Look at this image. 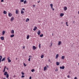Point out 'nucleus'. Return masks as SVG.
<instances>
[{
  "label": "nucleus",
  "mask_w": 79,
  "mask_h": 79,
  "mask_svg": "<svg viewBox=\"0 0 79 79\" xmlns=\"http://www.w3.org/2000/svg\"><path fill=\"white\" fill-rule=\"evenodd\" d=\"M4 74L5 76H6V77H7V78H8V77H9V74H8V72H5Z\"/></svg>",
  "instance_id": "nucleus-1"
},
{
  "label": "nucleus",
  "mask_w": 79,
  "mask_h": 79,
  "mask_svg": "<svg viewBox=\"0 0 79 79\" xmlns=\"http://www.w3.org/2000/svg\"><path fill=\"white\" fill-rule=\"evenodd\" d=\"M25 10V9L24 8L22 9L21 10V14H22V15H23V13H24V12L23 10Z\"/></svg>",
  "instance_id": "nucleus-2"
},
{
  "label": "nucleus",
  "mask_w": 79,
  "mask_h": 79,
  "mask_svg": "<svg viewBox=\"0 0 79 79\" xmlns=\"http://www.w3.org/2000/svg\"><path fill=\"white\" fill-rule=\"evenodd\" d=\"M60 69H64V66H62V67L60 66Z\"/></svg>",
  "instance_id": "nucleus-3"
},
{
  "label": "nucleus",
  "mask_w": 79,
  "mask_h": 79,
  "mask_svg": "<svg viewBox=\"0 0 79 79\" xmlns=\"http://www.w3.org/2000/svg\"><path fill=\"white\" fill-rule=\"evenodd\" d=\"M6 66H5L4 68V69L2 70L3 73H5V70L6 69Z\"/></svg>",
  "instance_id": "nucleus-4"
},
{
  "label": "nucleus",
  "mask_w": 79,
  "mask_h": 79,
  "mask_svg": "<svg viewBox=\"0 0 79 79\" xmlns=\"http://www.w3.org/2000/svg\"><path fill=\"white\" fill-rule=\"evenodd\" d=\"M37 29V27H35L33 29V31H36V30Z\"/></svg>",
  "instance_id": "nucleus-5"
},
{
  "label": "nucleus",
  "mask_w": 79,
  "mask_h": 79,
  "mask_svg": "<svg viewBox=\"0 0 79 79\" xmlns=\"http://www.w3.org/2000/svg\"><path fill=\"white\" fill-rule=\"evenodd\" d=\"M31 58H32V57L31 56H29V58L28 59L29 61H31Z\"/></svg>",
  "instance_id": "nucleus-6"
},
{
  "label": "nucleus",
  "mask_w": 79,
  "mask_h": 79,
  "mask_svg": "<svg viewBox=\"0 0 79 79\" xmlns=\"http://www.w3.org/2000/svg\"><path fill=\"white\" fill-rule=\"evenodd\" d=\"M64 11H66V10H67V7H64Z\"/></svg>",
  "instance_id": "nucleus-7"
},
{
  "label": "nucleus",
  "mask_w": 79,
  "mask_h": 79,
  "mask_svg": "<svg viewBox=\"0 0 79 79\" xmlns=\"http://www.w3.org/2000/svg\"><path fill=\"white\" fill-rule=\"evenodd\" d=\"M60 16L61 17H62V16H64V14L60 13Z\"/></svg>",
  "instance_id": "nucleus-8"
},
{
  "label": "nucleus",
  "mask_w": 79,
  "mask_h": 79,
  "mask_svg": "<svg viewBox=\"0 0 79 79\" xmlns=\"http://www.w3.org/2000/svg\"><path fill=\"white\" fill-rule=\"evenodd\" d=\"M8 16L9 17H11V16H12V14H11L9 13L8 14Z\"/></svg>",
  "instance_id": "nucleus-9"
},
{
  "label": "nucleus",
  "mask_w": 79,
  "mask_h": 79,
  "mask_svg": "<svg viewBox=\"0 0 79 79\" xmlns=\"http://www.w3.org/2000/svg\"><path fill=\"white\" fill-rule=\"evenodd\" d=\"M10 21H13V20H14V17H11L10 18Z\"/></svg>",
  "instance_id": "nucleus-10"
},
{
  "label": "nucleus",
  "mask_w": 79,
  "mask_h": 79,
  "mask_svg": "<svg viewBox=\"0 0 79 79\" xmlns=\"http://www.w3.org/2000/svg\"><path fill=\"white\" fill-rule=\"evenodd\" d=\"M15 33V31H14V30H12L11 31V34H14Z\"/></svg>",
  "instance_id": "nucleus-11"
},
{
  "label": "nucleus",
  "mask_w": 79,
  "mask_h": 79,
  "mask_svg": "<svg viewBox=\"0 0 79 79\" xmlns=\"http://www.w3.org/2000/svg\"><path fill=\"white\" fill-rule=\"evenodd\" d=\"M37 34H38V35H40V30H39L37 32Z\"/></svg>",
  "instance_id": "nucleus-12"
},
{
  "label": "nucleus",
  "mask_w": 79,
  "mask_h": 79,
  "mask_svg": "<svg viewBox=\"0 0 79 79\" xmlns=\"http://www.w3.org/2000/svg\"><path fill=\"white\" fill-rule=\"evenodd\" d=\"M58 56H59V55H58V54H56V59H57L58 58Z\"/></svg>",
  "instance_id": "nucleus-13"
},
{
  "label": "nucleus",
  "mask_w": 79,
  "mask_h": 79,
  "mask_svg": "<svg viewBox=\"0 0 79 79\" xmlns=\"http://www.w3.org/2000/svg\"><path fill=\"white\" fill-rule=\"evenodd\" d=\"M33 50H35L37 48L35 47V46H33Z\"/></svg>",
  "instance_id": "nucleus-14"
},
{
  "label": "nucleus",
  "mask_w": 79,
  "mask_h": 79,
  "mask_svg": "<svg viewBox=\"0 0 79 79\" xmlns=\"http://www.w3.org/2000/svg\"><path fill=\"white\" fill-rule=\"evenodd\" d=\"M61 44H62L61 41H59L58 44V45H61Z\"/></svg>",
  "instance_id": "nucleus-15"
},
{
  "label": "nucleus",
  "mask_w": 79,
  "mask_h": 79,
  "mask_svg": "<svg viewBox=\"0 0 79 79\" xmlns=\"http://www.w3.org/2000/svg\"><path fill=\"white\" fill-rule=\"evenodd\" d=\"M56 64L57 65V66H58V65H60V62H56Z\"/></svg>",
  "instance_id": "nucleus-16"
},
{
  "label": "nucleus",
  "mask_w": 79,
  "mask_h": 79,
  "mask_svg": "<svg viewBox=\"0 0 79 79\" xmlns=\"http://www.w3.org/2000/svg\"><path fill=\"white\" fill-rule=\"evenodd\" d=\"M1 39L2 40H4V37L3 36H2L1 37Z\"/></svg>",
  "instance_id": "nucleus-17"
},
{
  "label": "nucleus",
  "mask_w": 79,
  "mask_h": 79,
  "mask_svg": "<svg viewBox=\"0 0 79 79\" xmlns=\"http://www.w3.org/2000/svg\"><path fill=\"white\" fill-rule=\"evenodd\" d=\"M5 31H3L2 32V35H3L5 34Z\"/></svg>",
  "instance_id": "nucleus-18"
},
{
  "label": "nucleus",
  "mask_w": 79,
  "mask_h": 79,
  "mask_svg": "<svg viewBox=\"0 0 79 79\" xmlns=\"http://www.w3.org/2000/svg\"><path fill=\"white\" fill-rule=\"evenodd\" d=\"M44 71H46V70H47V67H45L44 68Z\"/></svg>",
  "instance_id": "nucleus-19"
},
{
  "label": "nucleus",
  "mask_w": 79,
  "mask_h": 79,
  "mask_svg": "<svg viewBox=\"0 0 79 79\" xmlns=\"http://www.w3.org/2000/svg\"><path fill=\"white\" fill-rule=\"evenodd\" d=\"M18 12H19V11H18V10H16V14H18Z\"/></svg>",
  "instance_id": "nucleus-20"
},
{
  "label": "nucleus",
  "mask_w": 79,
  "mask_h": 79,
  "mask_svg": "<svg viewBox=\"0 0 79 79\" xmlns=\"http://www.w3.org/2000/svg\"><path fill=\"white\" fill-rule=\"evenodd\" d=\"M5 57L3 58L2 59V61H5Z\"/></svg>",
  "instance_id": "nucleus-21"
},
{
  "label": "nucleus",
  "mask_w": 79,
  "mask_h": 79,
  "mask_svg": "<svg viewBox=\"0 0 79 79\" xmlns=\"http://www.w3.org/2000/svg\"><path fill=\"white\" fill-rule=\"evenodd\" d=\"M29 21V19H27L26 20V22H28V21Z\"/></svg>",
  "instance_id": "nucleus-22"
},
{
  "label": "nucleus",
  "mask_w": 79,
  "mask_h": 79,
  "mask_svg": "<svg viewBox=\"0 0 79 79\" xmlns=\"http://www.w3.org/2000/svg\"><path fill=\"white\" fill-rule=\"evenodd\" d=\"M14 36H15V35L12 34L10 35V37L11 38L13 37H14Z\"/></svg>",
  "instance_id": "nucleus-23"
},
{
  "label": "nucleus",
  "mask_w": 79,
  "mask_h": 79,
  "mask_svg": "<svg viewBox=\"0 0 79 79\" xmlns=\"http://www.w3.org/2000/svg\"><path fill=\"white\" fill-rule=\"evenodd\" d=\"M3 13L4 14H6V13H7V12H6V11L5 10H4L3 11Z\"/></svg>",
  "instance_id": "nucleus-24"
},
{
  "label": "nucleus",
  "mask_w": 79,
  "mask_h": 79,
  "mask_svg": "<svg viewBox=\"0 0 79 79\" xmlns=\"http://www.w3.org/2000/svg\"><path fill=\"white\" fill-rule=\"evenodd\" d=\"M27 39H29V35H28L27 36Z\"/></svg>",
  "instance_id": "nucleus-25"
},
{
  "label": "nucleus",
  "mask_w": 79,
  "mask_h": 79,
  "mask_svg": "<svg viewBox=\"0 0 79 79\" xmlns=\"http://www.w3.org/2000/svg\"><path fill=\"white\" fill-rule=\"evenodd\" d=\"M61 59H62V60H64V56H62L61 57Z\"/></svg>",
  "instance_id": "nucleus-26"
},
{
  "label": "nucleus",
  "mask_w": 79,
  "mask_h": 79,
  "mask_svg": "<svg viewBox=\"0 0 79 79\" xmlns=\"http://www.w3.org/2000/svg\"><path fill=\"white\" fill-rule=\"evenodd\" d=\"M27 3V1L26 0H25L24 2V4H26Z\"/></svg>",
  "instance_id": "nucleus-27"
},
{
  "label": "nucleus",
  "mask_w": 79,
  "mask_h": 79,
  "mask_svg": "<svg viewBox=\"0 0 79 79\" xmlns=\"http://www.w3.org/2000/svg\"><path fill=\"white\" fill-rule=\"evenodd\" d=\"M44 55H42L41 56V58H44Z\"/></svg>",
  "instance_id": "nucleus-28"
},
{
  "label": "nucleus",
  "mask_w": 79,
  "mask_h": 79,
  "mask_svg": "<svg viewBox=\"0 0 79 79\" xmlns=\"http://www.w3.org/2000/svg\"><path fill=\"white\" fill-rule=\"evenodd\" d=\"M31 71L33 73V72H34L35 71V70H34V69H32L31 70Z\"/></svg>",
  "instance_id": "nucleus-29"
},
{
  "label": "nucleus",
  "mask_w": 79,
  "mask_h": 79,
  "mask_svg": "<svg viewBox=\"0 0 79 79\" xmlns=\"http://www.w3.org/2000/svg\"><path fill=\"white\" fill-rule=\"evenodd\" d=\"M43 34H42L41 35H40V37H43Z\"/></svg>",
  "instance_id": "nucleus-30"
},
{
  "label": "nucleus",
  "mask_w": 79,
  "mask_h": 79,
  "mask_svg": "<svg viewBox=\"0 0 79 79\" xmlns=\"http://www.w3.org/2000/svg\"><path fill=\"white\" fill-rule=\"evenodd\" d=\"M8 60V62L9 63H10V62H11V60L10 59H9V60Z\"/></svg>",
  "instance_id": "nucleus-31"
},
{
  "label": "nucleus",
  "mask_w": 79,
  "mask_h": 79,
  "mask_svg": "<svg viewBox=\"0 0 79 79\" xmlns=\"http://www.w3.org/2000/svg\"><path fill=\"white\" fill-rule=\"evenodd\" d=\"M0 60H2V56H0Z\"/></svg>",
  "instance_id": "nucleus-32"
},
{
  "label": "nucleus",
  "mask_w": 79,
  "mask_h": 79,
  "mask_svg": "<svg viewBox=\"0 0 79 79\" xmlns=\"http://www.w3.org/2000/svg\"><path fill=\"white\" fill-rule=\"evenodd\" d=\"M66 25H67V26H69V25H68V22H66Z\"/></svg>",
  "instance_id": "nucleus-33"
},
{
  "label": "nucleus",
  "mask_w": 79,
  "mask_h": 79,
  "mask_svg": "<svg viewBox=\"0 0 79 79\" xmlns=\"http://www.w3.org/2000/svg\"><path fill=\"white\" fill-rule=\"evenodd\" d=\"M21 74L22 75H24V73H23V72H22Z\"/></svg>",
  "instance_id": "nucleus-34"
},
{
  "label": "nucleus",
  "mask_w": 79,
  "mask_h": 79,
  "mask_svg": "<svg viewBox=\"0 0 79 79\" xmlns=\"http://www.w3.org/2000/svg\"><path fill=\"white\" fill-rule=\"evenodd\" d=\"M20 2H24V0H20Z\"/></svg>",
  "instance_id": "nucleus-35"
},
{
  "label": "nucleus",
  "mask_w": 79,
  "mask_h": 79,
  "mask_svg": "<svg viewBox=\"0 0 79 79\" xmlns=\"http://www.w3.org/2000/svg\"><path fill=\"white\" fill-rule=\"evenodd\" d=\"M40 45H41V44H39V48H41V47H40Z\"/></svg>",
  "instance_id": "nucleus-36"
},
{
  "label": "nucleus",
  "mask_w": 79,
  "mask_h": 79,
  "mask_svg": "<svg viewBox=\"0 0 79 79\" xmlns=\"http://www.w3.org/2000/svg\"><path fill=\"white\" fill-rule=\"evenodd\" d=\"M50 6H51V7L53 6V4H50Z\"/></svg>",
  "instance_id": "nucleus-37"
},
{
  "label": "nucleus",
  "mask_w": 79,
  "mask_h": 79,
  "mask_svg": "<svg viewBox=\"0 0 79 79\" xmlns=\"http://www.w3.org/2000/svg\"><path fill=\"white\" fill-rule=\"evenodd\" d=\"M24 77V75H22L21 76L22 78H23V77Z\"/></svg>",
  "instance_id": "nucleus-38"
},
{
  "label": "nucleus",
  "mask_w": 79,
  "mask_h": 79,
  "mask_svg": "<svg viewBox=\"0 0 79 79\" xmlns=\"http://www.w3.org/2000/svg\"><path fill=\"white\" fill-rule=\"evenodd\" d=\"M7 60H10V57H8L7 58Z\"/></svg>",
  "instance_id": "nucleus-39"
},
{
  "label": "nucleus",
  "mask_w": 79,
  "mask_h": 79,
  "mask_svg": "<svg viewBox=\"0 0 79 79\" xmlns=\"http://www.w3.org/2000/svg\"><path fill=\"white\" fill-rule=\"evenodd\" d=\"M55 71H58V69H56Z\"/></svg>",
  "instance_id": "nucleus-40"
},
{
  "label": "nucleus",
  "mask_w": 79,
  "mask_h": 79,
  "mask_svg": "<svg viewBox=\"0 0 79 79\" xmlns=\"http://www.w3.org/2000/svg\"><path fill=\"white\" fill-rule=\"evenodd\" d=\"M23 64H24V66H25V67L26 66V65L25 63H24Z\"/></svg>",
  "instance_id": "nucleus-41"
},
{
  "label": "nucleus",
  "mask_w": 79,
  "mask_h": 79,
  "mask_svg": "<svg viewBox=\"0 0 79 79\" xmlns=\"http://www.w3.org/2000/svg\"><path fill=\"white\" fill-rule=\"evenodd\" d=\"M52 43H51V45L50 46V47H52Z\"/></svg>",
  "instance_id": "nucleus-42"
},
{
  "label": "nucleus",
  "mask_w": 79,
  "mask_h": 79,
  "mask_svg": "<svg viewBox=\"0 0 79 79\" xmlns=\"http://www.w3.org/2000/svg\"><path fill=\"white\" fill-rule=\"evenodd\" d=\"M24 48H25V46H23V49H24Z\"/></svg>",
  "instance_id": "nucleus-43"
},
{
  "label": "nucleus",
  "mask_w": 79,
  "mask_h": 79,
  "mask_svg": "<svg viewBox=\"0 0 79 79\" xmlns=\"http://www.w3.org/2000/svg\"><path fill=\"white\" fill-rule=\"evenodd\" d=\"M1 2H4V0H1Z\"/></svg>",
  "instance_id": "nucleus-44"
},
{
  "label": "nucleus",
  "mask_w": 79,
  "mask_h": 79,
  "mask_svg": "<svg viewBox=\"0 0 79 79\" xmlns=\"http://www.w3.org/2000/svg\"><path fill=\"white\" fill-rule=\"evenodd\" d=\"M48 61H49V62H50V63H51V62H51L50 59H49Z\"/></svg>",
  "instance_id": "nucleus-45"
},
{
  "label": "nucleus",
  "mask_w": 79,
  "mask_h": 79,
  "mask_svg": "<svg viewBox=\"0 0 79 79\" xmlns=\"http://www.w3.org/2000/svg\"><path fill=\"white\" fill-rule=\"evenodd\" d=\"M35 5H33V7H35Z\"/></svg>",
  "instance_id": "nucleus-46"
},
{
  "label": "nucleus",
  "mask_w": 79,
  "mask_h": 79,
  "mask_svg": "<svg viewBox=\"0 0 79 79\" xmlns=\"http://www.w3.org/2000/svg\"><path fill=\"white\" fill-rule=\"evenodd\" d=\"M68 78H69V77H70L69 76V75H68Z\"/></svg>",
  "instance_id": "nucleus-47"
},
{
  "label": "nucleus",
  "mask_w": 79,
  "mask_h": 79,
  "mask_svg": "<svg viewBox=\"0 0 79 79\" xmlns=\"http://www.w3.org/2000/svg\"><path fill=\"white\" fill-rule=\"evenodd\" d=\"M31 78H32V77H30V78H29V79H31Z\"/></svg>",
  "instance_id": "nucleus-48"
},
{
  "label": "nucleus",
  "mask_w": 79,
  "mask_h": 79,
  "mask_svg": "<svg viewBox=\"0 0 79 79\" xmlns=\"http://www.w3.org/2000/svg\"><path fill=\"white\" fill-rule=\"evenodd\" d=\"M6 69L7 70H8V69H9L8 68H6Z\"/></svg>",
  "instance_id": "nucleus-49"
},
{
  "label": "nucleus",
  "mask_w": 79,
  "mask_h": 79,
  "mask_svg": "<svg viewBox=\"0 0 79 79\" xmlns=\"http://www.w3.org/2000/svg\"><path fill=\"white\" fill-rule=\"evenodd\" d=\"M74 79H77V77H75Z\"/></svg>",
  "instance_id": "nucleus-50"
},
{
  "label": "nucleus",
  "mask_w": 79,
  "mask_h": 79,
  "mask_svg": "<svg viewBox=\"0 0 79 79\" xmlns=\"http://www.w3.org/2000/svg\"><path fill=\"white\" fill-rule=\"evenodd\" d=\"M46 66L47 67V68H48V65H46Z\"/></svg>",
  "instance_id": "nucleus-51"
},
{
  "label": "nucleus",
  "mask_w": 79,
  "mask_h": 79,
  "mask_svg": "<svg viewBox=\"0 0 79 79\" xmlns=\"http://www.w3.org/2000/svg\"><path fill=\"white\" fill-rule=\"evenodd\" d=\"M51 8H52V9H53V6H51Z\"/></svg>",
  "instance_id": "nucleus-52"
},
{
  "label": "nucleus",
  "mask_w": 79,
  "mask_h": 79,
  "mask_svg": "<svg viewBox=\"0 0 79 79\" xmlns=\"http://www.w3.org/2000/svg\"><path fill=\"white\" fill-rule=\"evenodd\" d=\"M52 10H53V11H54V8H52Z\"/></svg>",
  "instance_id": "nucleus-53"
},
{
  "label": "nucleus",
  "mask_w": 79,
  "mask_h": 79,
  "mask_svg": "<svg viewBox=\"0 0 79 79\" xmlns=\"http://www.w3.org/2000/svg\"><path fill=\"white\" fill-rule=\"evenodd\" d=\"M1 61H2V60H0V63H1Z\"/></svg>",
  "instance_id": "nucleus-54"
},
{
  "label": "nucleus",
  "mask_w": 79,
  "mask_h": 79,
  "mask_svg": "<svg viewBox=\"0 0 79 79\" xmlns=\"http://www.w3.org/2000/svg\"><path fill=\"white\" fill-rule=\"evenodd\" d=\"M39 2H40V1H38V3H39Z\"/></svg>",
  "instance_id": "nucleus-55"
},
{
  "label": "nucleus",
  "mask_w": 79,
  "mask_h": 79,
  "mask_svg": "<svg viewBox=\"0 0 79 79\" xmlns=\"http://www.w3.org/2000/svg\"><path fill=\"white\" fill-rule=\"evenodd\" d=\"M61 24H63V22H61Z\"/></svg>",
  "instance_id": "nucleus-56"
},
{
  "label": "nucleus",
  "mask_w": 79,
  "mask_h": 79,
  "mask_svg": "<svg viewBox=\"0 0 79 79\" xmlns=\"http://www.w3.org/2000/svg\"><path fill=\"white\" fill-rule=\"evenodd\" d=\"M78 14L79 15V11H78Z\"/></svg>",
  "instance_id": "nucleus-57"
},
{
  "label": "nucleus",
  "mask_w": 79,
  "mask_h": 79,
  "mask_svg": "<svg viewBox=\"0 0 79 79\" xmlns=\"http://www.w3.org/2000/svg\"><path fill=\"white\" fill-rule=\"evenodd\" d=\"M74 23V21H73V23Z\"/></svg>",
  "instance_id": "nucleus-58"
},
{
  "label": "nucleus",
  "mask_w": 79,
  "mask_h": 79,
  "mask_svg": "<svg viewBox=\"0 0 79 79\" xmlns=\"http://www.w3.org/2000/svg\"><path fill=\"white\" fill-rule=\"evenodd\" d=\"M16 60H17V58H16Z\"/></svg>",
  "instance_id": "nucleus-59"
},
{
  "label": "nucleus",
  "mask_w": 79,
  "mask_h": 79,
  "mask_svg": "<svg viewBox=\"0 0 79 79\" xmlns=\"http://www.w3.org/2000/svg\"><path fill=\"white\" fill-rule=\"evenodd\" d=\"M0 68H1V67H0Z\"/></svg>",
  "instance_id": "nucleus-60"
},
{
  "label": "nucleus",
  "mask_w": 79,
  "mask_h": 79,
  "mask_svg": "<svg viewBox=\"0 0 79 79\" xmlns=\"http://www.w3.org/2000/svg\"><path fill=\"white\" fill-rule=\"evenodd\" d=\"M78 65H79V63L78 64Z\"/></svg>",
  "instance_id": "nucleus-61"
},
{
  "label": "nucleus",
  "mask_w": 79,
  "mask_h": 79,
  "mask_svg": "<svg viewBox=\"0 0 79 79\" xmlns=\"http://www.w3.org/2000/svg\"><path fill=\"white\" fill-rule=\"evenodd\" d=\"M4 79H5V78H4Z\"/></svg>",
  "instance_id": "nucleus-62"
},
{
  "label": "nucleus",
  "mask_w": 79,
  "mask_h": 79,
  "mask_svg": "<svg viewBox=\"0 0 79 79\" xmlns=\"http://www.w3.org/2000/svg\"><path fill=\"white\" fill-rule=\"evenodd\" d=\"M8 79H10L8 78Z\"/></svg>",
  "instance_id": "nucleus-63"
},
{
  "label": "nucleus",
  "mask_w": 79,
  "mask_h": 79,
  "mask_svg": "<svg viewBox=\"0 0 79 79\" xmlns=\"http://www.w3.org/2000/svg\"><path fill=\"white\" fill-rule=\"evenodd\" d=\"M78 1H79V0H78Z\"/></svg>",
  "instance_id": "nucleus-64"
}]
</instances>
